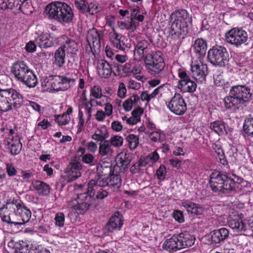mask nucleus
Listing matches in <instances>:
<instances>
[{"label":"nucleus","mask_w":253,"mask_h":253,"mask_svg":"<svg viewBox=\"0 0 253 253\" xmlns=\"http://www.w3.org/2000/svg\"><path fill=\"white\" fill-rule=\"evenodd\" d=\"M252 96L251 89L246 85H233L230 89L229 95L224 99L225 107L227 109L236 111L249 102Z\"/></svg>","instance_id":"f257e3e1"},{"label":"nucleus","mask_w":253,"mask_h":253,"mask_svg":"<svg viewBox=\"0 0 253 253\" xmlns=\"http://www.w3.org/2000/svg\"><path fill=\"white\" fill-rule=\"evenodd\" d=\"M44 13L49 20L56 21L61 24L71 22L74 17L71 7L65 2L59 1L52 2L47 5Z\"/></svg>","instance_id":"f03ea898"},{"label":"nucleus","mask_w":253,"mask_h":253,"mask_svg":"<svg viewBox=\"0 0 253 253\" xmlns=\"http://www.w3.org/2000/svg\"><path fill=\"white\" fill-rule=\"evenodd\" d=\"M172 17L174 18V20L169 34L171 39L176 40L179 39L181 36H185L188 33L189 26L192 23V18L187 11L184 9L176 10L172 13Z\"/></svg>","instance_id":"7ed1b4c3"},{"label":"nucleus","mask_w":253,"mask_h":253,"mask_svg":"<svg viewBox=\"0 0 253 253\" xmlns=\"http://www.w3.org/2000/svg\"><path fill=\"white\" fill-rule=\"evenodd\" d=\"M11 73L17 81L29 88L35 87L38 83L36 75L24 61L14 62Z\"/></svg>","instance_id":"20e7f679"},{"label":"nucleus","mask_w":253,"mask_h":253,"mask_svg":"<svg viewBox=\"0 0 253 253\" xmlns=\"http://www.w3.org/2000/svg\"><path fill=\"white\" fill-rule=\"evenodd\" d=\"M23 102L22 95L13 88L0 89V111L7 112L13 108H19Z\"/></svg>","instance_id":"39448f33"},{"label":"nucleus","mask_w":253,"mask_h":253,"mask_svg":"<svg viewBox=\"0 0 253 253\" xmlns=\"http://www.w3.org/2000/svg\"><path fill=\"white\" fill-rule=\"evenodd\" d=\"M238 184L233 179L217 171L210 175V186L214 192L228 193L235 189Z\"/></svg>","instance_id":"423d86ee"},{"label":"nucleus","mask_w":253,"mask_h":253,"mask_svg":"<svg viewBox=\"0 0 253 253\" xmlns=\"http://www.w3.org/2000/svg\"><path fill=\"white\" fill-rule=\"evenodd\" d=\"M97 164V176L88 183L87 193L90 197L94 196L95 191L99 187V181H102L101 180H105L111 171L110 164L109 163L102 162Z\"/></svg>","instance_id":"0eeeda50"},{"label":"nucleus","mask_w":253,"mask_h":253,"mask_svg":"<svg viewBox=\"0 0 253 253\" xmlns=\"http://www.w3.org/2000/svg\"><path fill=\"white\" fill-rule=\"evenodd\" d=\"M77 79L76 74L67 73L64 75L52 77L50 80V84L54 90L65 91L74 85Z\"/></svg>","instance_id":"6e6552de"},{"label":"nucleus","mask_w":253,"mask_h":253,"mask_svg":"<svg viewBox=\"0 0 253 253\" xmlns=\"http://www.w3.org/2000/svg\"><path fill=\"white\" fill-rule=\"evenodd\" d=\"M208 58L212 64L224 66L229 60V54L224 46H213L208 51Z\"/></svg>","instance_id":"1a4fd4ad"},{"label":"nucleus","mask_w":253,"mask_h":253,"mask_svg":"<svg viewBox=\"0 0 253 253\" xmlns=\"http://www.w3.org/2000/svg\"><path fill=\"white\" fill-rule=\"evenodd\" d=\"M145 62L147 69L154 74L160 73L165 66L164 59L160 52L147 55Z\"/></svg>","instance_id":"9d476101"},{"label":"nucleus","mask_w":253,"mask_h":253,"mask_svg":"<svg viewBox=\"0 0 253 253\" xmlns=\"http://www.w3.org/2000/svg\"><path fill=\"white\" fill-rule=\"evenodd\" d=\"M225 36L228 43L236 46L245 43L248 39L247 32L238 28H233L228 31Z\"/></svg>","instance_id":"9b49d317"},{"label":"nucleus","mask_w":253,"mask_h":253,"mask_svg":"<svg viewBox=\"0 0 253 253\" xmlns=\"http://www.w3.org/2000/svg\"><path fill=\"white\" fill-rule=\"evenodd\" d=\"M82 165L76 158L72 160L64 170L63 177L68 182L77 179L81 176Z\"/></svg>","instance_id":"f8f14e48"},{"label":"nucleus","mask_w":253,"mask_h":253,"mask_svg":"<svg viewBox=\"0 0 253 253\" xmlns=\"http://www.w3.org/2000/svg\"><path fill=\"white\" fill-rule=\"evenodd\" d=\"M169 110L177 115H183L186 110L187 105L182 96L175 93L167 104Z\"/></svg>","instance_id":"ddd939ff"},{"label":"nucleus","mask_w":253,"mask_h":253,"mask_svg":"<svg viewBox=\"0 0 253 253\" xmlns=\"http://www.w3.org/2000/svg\"><path fill=\"white\" fill-rule=\"evenodd\" d=\"M178 76L180 78L178 81V88L183 92H194L197 88V84L192 81L184 70H179Z\"/></svg>","instance_id":"4468645a"},{"label":"nucleus","mask_w":253,"mask_h":253,"mask_svg":"<svg viewBox=\"0 0 253 253\" xmlns=\"http://www.w3.org/2000/svg\"><path fill=\"white\" fill-rule=\"evenodd\" d=\"M12 215H14V222H12L14 225H22L28 222L31 217V212L22 203L18 205L17 208Z\"/></svg>","instance_id":"2eb2a0df"},{"label":"nucleus","mask_w":253,"mask_h":253,"mask_svg":"<svg viewBox=\"0 0 253 253\" xmlns=\"http://www.w3.org/2000/svg\"><path fill=\"white\" fill-rule=\"evenodd\" d=\"M191 71L192 77L197 82L203 83L206 81V75L208 73L207 64H204L201 61L192 62L191 64Z\"/></svg>","instance_id":"dca6fc26"},{"label":"nucleus","mask_w":253,"mask_h":253,"mask_svg":"<svg viewBox=\"0 0 253 253\" xmlns=\"http://www.w3.org/2000/svg\"><path fill=\"white\" fill-rule=\"evenodd\" d=\"M101 187H99L97 190L95 191V194L92 197H90L87 193V191L86 193L81 194L80 195V199L83 200L84 198H85V199H84L85 201L82 202L80 205V207L82 209L87 210L91 206L94 205V196L96 193H97L96 195V198L97 199H102L107 196L108 192L106 190H103Z\"/></svg>","instance_id":"f3484780"},{"label":"nucleus","mask_w":253,"mask_h":253,"mask_svg":"<svg viewBox=\"0 0 253 253\" xmlns=\"http://www.w3.org/2000/svg\"><path fill=\"white\" fill-rule=\"evenodd\" d=\"M36 42L41 48H48L58 42L57 37L52 33H42L37 37Z\"/></svg>","instance_id":"a211bd4d"},{"label":"nucleus","mask_w":253,"mask_h":253,"mask_svg":"<svg viewBox=\"0 0 253 253\" xmlns=\"http://www.w3.org/2000/svg\"><path fill=\"white\" fill-rule=\"evenodd\" d=\"M3 144L12 155H18L22 147L19 138H5Z\"/></svg>","instance_id":"6ab92c4d"},{"label":"nucleus","mask_w":253,"mask_h":253,"mask_svg":"<svg viewBox=\"0 0 253 253\" xmlns=\"http://www.w3.org/2000/svg\"><path fill=\"white\" fill-rule=\"evenodd\" d=\"M243 217L242 214L237 215L229 220L228 225L234 232H239L246 230V224L244 221Z\"/></svg>","instance_id":"aec40b11"},{"label":"nucleus","mask_w":253,"mask_h":253,"mask_svg":"<svg viewBox=\"0 0 253 253\" xmlns=\"http://www.w3.org/2000/svg\"><path fill=\"white\" fill-rule=\"evenodd\" d=\"M176 235L180 250L192 246L195 242V237L188 232H182Z\"/></svg>","instance_id":"412c9836"},{"label":"nucleus","mask_w":253,"mask_h":253,"mask_svg":"<svg viewBox=\"0 0 253 253\" xmlns=\"http://www.w3.org/2000/svg\"><path fill=\"white\" fill-rule=\"evenodd\" d=\"M123 225L122 216L117 212L112 216L106 225V228L109 232L120 230Z\"/></svg>","instance_id":"4be33fe9"},{"label":"nucleus","mask_w":253,"mask_h":253,"mask_svg":"<svg viewBox=\"0 0 253 253\" xmlns=\"http://www.w3.org/2000/svg\"><path fill=\"white\" fill-rule=\"evenodd\" d=\"M101 180L102 181H99L98 182L99 187L108 186L114 189H118L121 185L120 176L117 174H112L109 178L107 177L105 180Z\"/></svg>","instance_id":"5701e85b"},{"label":"nucleus","mask_w":253,"mask_h":253,"mask_svg":"<svg viewBox=\"0 0 253 253\" xmlns=\"http://www.w3.org/2000/svg\"><path fill=\"white\" fill-rule=\"evenodd\" d=\"M97 72L102 78H109L112 72V67L110 64L104 60L98 61L97 65Z\"/></svg>","instance_id":"b1692460"},{"label":"nucleus","mask_w":253,"mask_h":253,"mask_svg":"<svg viewBox=\"0 0 253 253\" xmlns=\"http://www.w3.org/2000/svg\"><path fill=\"white\" fill-rule=\"evenodd\" d=\"M229 231L226 228L214 230L211 233V239L214 243H220L224 241L229 236Z\"/></svg>","instance_id":"393cba45"},{"label":"nucleus","mask_w":253,"mask_h":253,"mask_svg":"<svg viewBox=\"0 0 253 253\" xmlns=\"http://www.w3.org/2000/svg\"><path fill=\"white\" fill-rule=\"evenodd\" d=\"M162 248L164 250L168 252H176L180 250L177 235H174L171 238L166 239L162 245Z\"/></svg>","instance_id":"a878e982"},{"label":"nucleus","mask_w":253,"mask_h":253,"mask_svg":"<svg viewBox=\"0 0 253 253\" xmlns=\"http://www.w3.org/2000/svg\"><path fill=\"white\" fill-rule=\"evenodd\" d=\"M210 128L218 135H225L231 131V128L223 122L217 121L211 123Z\"/></svg>","instance_id":"bb28decb"},{"label":"nucleus","mask_w":253,"mask_h":253,"mask_svg":"<svg viewBox=\"0 0 253 253\" xmlns=\"http://www.w3.org/2000/svg\"><path fill=\"white\" fill-rule=\"evenodd\" d=\"M116 161L121 170L125 171L131 163V155L129 153H120L116 157Z\"/></svg>","instance_id":"cd10ccee"},{"label":"nucleus","mask_w":253,"mask_h":253,"mask_svg":"<svg viewBox=\"0 0 253 253\" xmlns=\"http://www.w3.org/2000/svg\"><path fill=\"white\" fill-rule=\"evenodd\" d=\"M109 36L110 42L115 47L122 51L125 50V43L121 40L123 38L122 35L117 33L113 28V32L109 33Z\"/></svg>","instance_id":"c85d7f7f"},{"label":"nucleus","mask_w":253,"mask_h":253,"mask_svg":"<svg viewBox=\"0 0 253 253\" xmlns=\"http://www.w3.org/2000/svg\"><path fill=\"white\" fill-rule=\"evenodd\" d=\"M86 41L87 43L92 44L93 48L100 46V36L96 29H90L87 33Z\"/></svg>","instance_id":"c756f323"},{"label":"nucleus","mask_w":253,"mask_h":253,"mask_svg":"<svg viewBox=\"0 0 253 253\" xmlns=\"http://www.w3.org/2000/svg\"><path fill=\"white\" fill-rule=\"evenodd\" d=\"M194 52L200 56H204L207 49V43L202 38L196 39L193 44Z\"/></svg>","instance_id":"7c9ffc66"},{"label":"nucleus","mask_w":253,"mask_h":253,"mask_svg":"<svg viewBox=\"0 0 253 253\" xmlns=\"http://www.w3.org/2000/svg\"><path fill=\"white\" fill-rule=\"evenodd\" d=\"M25 0H0V8L1 9H12L15 7L19 9L21 4Z\"/></svg>","instance_id":"2f4dec72"},{"label":"nucleus","mask_w":253,"mask_h":253,"mask_svg":"<svg viewBox=\"0 0 253 253\" xmlns=\"http://www.w3.org/2000/svg\"><path fill=\"white\" fill-rule=\"evenodd\" d=\"M32 185L39 194L46 196L50 192L49 185L42 181L37 180L32 182Z\"/></svg>","instance_id":"473e14b6"},{"label":"nucleus","mask_w":253,"mask_h":253,"mask_svg":"<svg viewBox=\"0 0 253 253\" xmlns=\"http://www.w3.org/2000/svg\"><path fill=\"white\" fill-rule=\"evenodd\" d=\"M182 206L184 207L188 212L195 214H200L203 211V208L194 203L186 201L182 203Z\"/></svg>","instance_id":"72a5a7b5"},{"label":"nucleus","mask_w":253,"mask_h":253,"mask_svg":"<svg viewBox=\"0 0 253 253\" xmlns=\"http://www.w3.org/2000/svg\"><path fill=\"white\" fill-rule=\"evenodd\" d=\"M148 45L149 43L146 40L138 42L134 48V56H138L139 58L143 57L144 52L148 48Z\"/></svg>","instance_id":"f704fd0d"},{"label":"nucleus","mask_w":253,"mask_h":253,"mask_svg":"<svg viewBox=\"0 0 253 253\" xmlns=\"http://www.w3.org/2000/svg\"><path fill=\"white\" fill-rule=\"evenodd\" d=\"M109 134L107 127L103 126L97 129L94 134L92 135V138L97 141H103L108 137Z\"/></svg>","instance_id":"c9c22d12"},{"label":"nucleus","mask_w":253,"mask_h":253,"mask_svg":"<svg viewBox=\"0 0 253 253\" xmlns=\"http://www.w3.org/2000/svg\"><path fill=\"white\" fill-rule=\"evenodd\" d=\"M140 98L138 95H133L125 101L123 107L127 112L130 111L133 106H138Z\"/></svg>","instance_id":"e433bc0d"},{"label":"nucleus","mask_w":253,"mask_h":253,"mask_svg":"<svg viewBox=\"0 0 253 253\" xmlns=\"http://www.w3.org/2000/svg\"><path fill=\"white\" fill-rule=\"evenodd\" d=\"M61 45L54 53L55 63L58 67H61L65 63V50Z\"/></svg>","instance_id":"4c0bfd02"},{"label":"nucleus","mask_w":253,"mask_h":253,"mask_svg":"<svg viewBox=\"0 0 253 253\" xmlns=\"http://www.w3.org/2000/svg\"><path fill=\"white\" fill-rule=\"evenodd\" d=\"M66 52L71 54H76L78 50L77 43L73 40H68L61 45Z\"/></svg>","instance_id":"58836bf2"},{"label":"nucleus","mask_w":253,"mask_h":253,"mask_svg":"<svg viewBox=\"0 0 253 253\" xmlns=\"http://www.w3.org/2000/svg\"><path fill=\"white\" fill-rule=\"evenodd\" d=\"M112 153L109 141H104L100 144L99 153L102 157L110 155Z\"/></svg>","instance_id":"ea45409f"},{"label":"nucleus","mask_w":253,"mask_h":253,"mask_svg":"<svg viewBox=\"0 0 253 253\" xmlns=\"http://www.w3.org/2000/svg\"><path fill=\"white\" fill-rule=\"evenodd\" d=\"M126 139L130 150H133L138 146L139 144V137L138 136L133 134H130L126 136Z\"/></svg>","instance_id":"a19ab883"},{"label":"nucleus","mask_w":253,"mask_h":253,"mask_svg":"<svg viewBox=\"0 0 253 253\" xmlns=\"http://www.w3.org/2000/svg\"><path fill=\"white\" fill-rule=\"evenodd\" d=\"M243 129L249 135H253V117L249 118L245 121Z\"/></svg>","instance_id":"79ce46f5"},{"label":"nucleus","mask_w":253,"mask_h":253,"mask_svg":"<svg viewBox=\"0 0 253 253\" xmlns=\"http://www.w3.org/2000/svg\"><path fill=\"white\" fill-rule=\"evenodd\" d=\"M55 121L60 126H65L68 124L70 121V117L67 114L62 115H55Z\"/></svg>","instance_id":"37998d69"},{"label":"nucleus","mask_w":253,"mask_h":253,"mask_svg":"<svg viewBox=\"0 0 253 253\" xmlns=\"http://www.w3.org/2000/svg\"><path fill=\"white\" fill-rule=\"evenodd\" d=\"M82 159L84 163L90 166H94L97 164V162L95 159L94 157L92 154L89 153L83 155Z\"/></svg>","instance_id":"c03bdc74"},{"label":"nucleus","mask_w":253,"mask_h":253,"mask_svg":"<svg viewBox=\"0 0 253 253\" xmlns=\"http://www.w3.org/2000/svg\"><path fill=\"white\" fill-rule=\"evenodd\" d=\"M131 18L135 19L137 20L142 22L144 20V16L142 14H138L140 13L139 9L138 6L133 7L130 8Z\"/></svg>","instance_id":"a18cd8bd"},{"label":"nucleus","mask_w":253,"mask_h":253,"mask_svg":"<svg viewBox=\"0 0 253 253\" xmlns=\"http://www.w3.org/2000/svg\"><path fill=\"white\" fill-rule=\"evenodd\" d=\"M102 90L99 85H94L90 90V95L95 98H101L103 96Z\"/></svg>","instance_id":"49530a36"},{"label":"nucleus","mask_w":253,"mask_h":253,"mask_svg":"<svg viewBox=\"0 0 253 253\" xmlns=\"http://www.w3.org/2000/svg\"><path fill=\"white\" fill-rule=\"evenodd\" d=\"M110 143L113 146L118 147L121 146L124 142V139L122 136L115 135L112 137L109 141Z\"/></svg>","instance_id":"de8ad7c7"},{"label":"nucleus","mask_w":253,"mask_h":253,"mask_svg":"<svg viewBox=\"0 0 253 253\" xmlns=\"http://www.w3.org/2000/svg\"><path fill=\"white\" fill-rule=\"evenodd\" d=\"M54 220L55 224L58 227H63L64 225L65 216L62 212H58L56 214Z\"/></svg>","instance_id":"09e8293b"},{"label":"nucleus","mask_w":253,"mask_h":253,"mask_svg":"<svg viewBox=\"0 0 253 253\" xmlns=\"http://www.w3.org/2000/svg\"><path fill=\"white\" fill-rule=\"evenodd\" d=\"M166 172V167L163 165H161L156 171L158 178L161 181L164 180L165 178Z\"/></svg>","instance_id":"8fccbe9b"},{"label":"nucleus","mask_w":253,"mask_h":253,"mask_svg":"<svg viewBox=\"0 0 253 253\" xmlns=\"http://www.w3.org/2000/svg\"><path fill=\"white\" fill-rule=\"evenodd\" d=\"M99 8L98 4L91 2L88 5L86 12H88L90 14H94L99 11Z\"/></svg>","instance_id":"3c124183"},{"label":"nucleus","mask_w":253,"mask_h":253,"mask_svg":"<svg viewBox=\"0 0 253 253\" xmlns=\"http://www.w3.org/2000/svg\"><path fill=\"white\" fill-rule=\"evenodd\" d=\"M76 7L83 12H86L87 6L85 0H75Z\"/></svg>","instance_id":"603ef678"},{"label":"nucleus","mask_w":253,"mask_h":253,"mask_svg":"<svg viewBox=\"0 0 253 253\" xmlns=\"http://www.w3.org/2000/svg\"><path fill=\"white\" fill-rule=\"evenodd\" d=\"M227 154L229 157L231 158L233 161L237 160L238 156L240 155V153L238 152L237 148L235 147H231L228 151Z\"/></svg>","instance_id":"864d4df0"},{"label":"nucleus","mask_w":253,"mask_h":253,"mask_svg":"<svg viewBox=\"0 0 253 253\" xmlns=\"http://www.w3.org/2000/svg\"><path fill=\"white\" fill-rule=\"evenodd\" d=\"M107 103L105 104V114L107 116H110L113 113V106L112 104L108 102L109 98L108 96H105Z\"/></svg>","instance_id":"5fc2aeb1"},{"label":"nucleus","mask_w":253,"mask_h":253,"mask_svg":"<svg viewBox=\"0 0 253 253\" xmlns=\"http://www.w3.org/2000/svg\"><path fill=\"white\" fill-rule=\"evenodd\" d=\"M160 156L159 154L157 153L156 151H155L151 153H150L147 156V160L152 163H156L158 160L159 159Z\"/></svg>","instance_id":"6e6d98bb"},{"label":"nucleus","mask_w":253,"mask_h":253,"mask_svg":"<svg viewBox=\"0 0 253 253\" xmlns=\"http://www.w3.org/2000/svg\"><path fill=\"white\" fill-rule=\"evenodd\" d=\"M126 93V89L125 84L123 83H120L117 92L118 95L123 98L125 97Z\"/></svg>","instance_id":"4d7b16f0"},{"label":"nucleus","mask_w":253,"mask_h":253,"mask_svg":"<svg viewBox=\"0 0 253 253\" xmlns=\"http://www.w3.org/2000/svg\"><path fill=\"white\" fill-rule=\"evenodd\" d=\"M6 169L7 174L9 176H13L16 174V170L12 164H6Z\"/></svg>","instance_id":"13d9d810"},{"label":"nucleus","mask_w":253,"mask_h":253,"mask_svg":"<svg viewBox=\"0 0 253 253\" xmlns=\"http://www.w3.org/2000/svg\"><path fill=\"white\" fill-rule=\"evenodd\" d=\"M214 83L217 86H223L225 85V81L221 75L214 76Z\"/></svg>","instance_id":"bf43d9fd"},{"label":"nucleus","mask_w":253,"mask_h":253,"mask_svg":"<svg viewBox=\"0 0 253 253\" xmlns=\"http://www.w3.org/2000/svg\"><path fill=\"white\" fill-rule=\"evenodd\" d=\"M143 113V110L140 107H137L136 109H134L131 112V115L133 116L135 118H137L138 119V121L140 122L141 120V116Z\"/></svg>","instance_id":"052dcab7"},{"label":"nucleus","mask_w":253,"mask_h":253,"mask_svg":"<svg viewBox=\"0 0 253 253\" xmlns=\"http://www.w3.org/2000/svg\"><path fill=\"white\" fill-rule=\"evenodd\" d=\"M173 216L175 220L179 223H182L184 221L183 213L180 211H174L173 212Z\"/></svg>","instance_id":"680f3d73"},{"label":"nucleus","mask_w":253,"mask_h":253,"mask_svg":"<svg viewBox=\"0 0 253 253\" xmlns=\"http://www.w3.org/2000/svg\"><path fill=\"white\" fill-rule=\"evenodd\" d=\"M15 248V251H20L21 249L23 248H26L28 247V245L26 242L23 241H19L18 242H16L14 245Z\"/></svg>","instance_id":"e2e57ef3"},{"label":"nucleus","mask_w":253,"mask_h":253,"mask_svg":"<svg viewBox=\"0 0 253 253\" xmlns=\"http://www.w3.org/2000/svg\"><path fill=\"white\" fill-rule=\"evenodd\" d=\"M1 220L5 222H7L10 224H13L12 222H14V215L9 213V215H1Z\"/></svg>","instance_id":"0e129e2a"},{"label":"nucleus","mask_w":253,"mask_h":253,"mask_svg":"<svg viewBox=\"0 0 253 253\" xmlns=\"http://www.w3.org/2000/svg\"><path fill=\"white\" fill-rule=\"evenodd\" d=\"M31 253H50L49 251L46 249L42 247L41 246H38L35 248H32L31 249Z\"/></svg>","instance_id":"69168bd1"},{"label":"nucleus","mask_w":253,"mask_h":253,"mask_svg":"<svg viewBox=\"0 0 253 253\" xmlns=\"http://www.w3.org/2000/svg\"><path fill=\"white\" fill-rule=\"evenodd\" d=\"M111 128L115 131L119 132L123 129V126L119 121H114L111 124Z\"/></svg>","instance_id":"338daca9"},{"label":"nucleus","mask_w":253,"mask_h":253,"mask_svg":"<svg viewBox=\"0 0 253 253\" xmlns=\"http://www.w3.org/2000/svg\"><path fill=\"white\" fill-rule=\"evenodd\" d=\"M140 84L135 81L130 80L128 82V87L129 88L138 90L140 88Z\"/></svg>","instance_id":"774afa93"}]
</instances>
